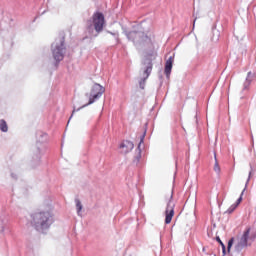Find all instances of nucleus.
<instances>
[{
	"label": "nucleus",
	"instance_id": "nucleus-1",
	"mask_svg": "<svg viewBox=\"0 0 256 256\" xmlns=\"http://www.w3.org/2000/svg\"><path fill=\"white\" fill-rule=\"evenodd\" d=\"M31 225L36 231H43V229H49L53 225V214L49 211H40L31 215Z\"/></svg>",
	"mask_w": 256,
	"mask_h": 256
},
{
	"label": "nucleus",
	"instance_id": "nucleus-2",
	"mask_svg": "<svg viewBox=\"0 0 256 256\" xmlns=\"http://www.w3.org/2000/svg\"><path fill=\"white\" fill-rule=\"evenodd\" d=\"M255 241V235L251 234V227L245 228L242 235L237 237V242L235 244V251L240 253L242 249H247L251 242Z\"/></svg>",
	"mask_w": 256,
	"mask_h": 256
},
{
	"label": "nucleus",
	"instance_id": "nucleus-3",
	"mask_svg": "<svg viewBox=\"0 0 256 256\" xmlns=\"http://www.w3.org/2000/svg\"><path fill=\"white\" fill-rule=\"evenodd\" d=\"M65 51H67V48L65 47V37L56 40L55 43L52 44V55L57 63L63 61L65 58Z\"/></svg>",
	"mask_w": 256,
	"mask_h": 256
},
{
	"label": "nucleus",
	"instance_id": "nucleus-4",
	"mask_svg": "<svg viewBox=\"0 0 256 256\" xmlns=\"http://www.w3.org/2000/svg\"><path fill=\"white\" fill-rule=\"evenodd\" d=\"M105 93V87L101 86V84H94L91 92L89 94V102L83 107H87L88 105H93L101 95Z\"/></svg>",
	"mask_w": 256,
	"mask_h": 256
},
{
	"label": "nucleus",
	"instance_id": "nucleus-5",
	"mask_svg": "<svg viewBox=\"0 0 256 256\" xmlns=\"http://www.w3.org/2000/svg\"><path fill=\"white\" fill-rule=\"evenodd\" d=\"M165 215V223L166 225H169V223H171V221L173 220V216L175 215V202H173V192H170Z\"/></svg>",
	"mask_w": 256,
	"mask_h": 256
},
{
	"label": "nucleus",
	"instance_id": "nucleus-6",
	"mask_svg": "<svg viewBox=\"0 0 256 256\" xmlns=\"http://www.w3.org/2000/svg\"><path fill=\"white\" fill-rule=\"evenodd\" d=\"M94 29L97 33H101L103 31V27H105V16L101 12H96L92 16Z\"/></svg>",
	"mask_w": 256,
	"mask_h": 256
},
{
	"label": "nucleus",
	"instance_id": "nucleus-7",
	"mask_svg": "<svg viewBox=\"0 0 256 256\" xmlns=\"http://www.w3.org/2000/svg\"><path fill=\"white\" fill-rule=\"evenodd\" d=\"M131 35H135V37H139L140 45H153V40L151 39V35H147L145 33H131Z\"/></svg>",
	"mask_w": 256,
	"mask_h": 256
},
{
	"label": "nucleus",
	"instance_id": "nucleus-8",
	"mask_svg": "<svg viewBox=\"0 0 256 256\" xmlns=\"http://www.w3.org/2000/svg\"><path fill=\"white\" fill-rule=\"evenodd\" d=\"M134 147L135 145L133 144V142L129 140H124L120 145L121 153L127 155V153H130V151H133Z\"/></svg>",
	"mask_w": 256,
	"mask_h": 256
},
{
	"label": "nucleus",
	"instance_id": "nucleus-9",
	"mask_svg": "<svg viewBox=\"0 0 256 256\" xmlns=\"http://www.w3.org/2000/svg\"><path fill=\"white\" fill-rule=\"evenodd\" d=\"M175 62V55L170 56L165 63L164 73L166 77L171 76V70L173 69V63Z\"/></svg>",
	"mask_w": 256,
	"mask_h": 256
},
{
	"label": "nucleus",
	"instance_id": "nucleus-10",
	"mask_svg": "<svg viewBox=\"0 0 256 256\" xmlns=\"http://www.w3.org/2000/svg\"><path fill=\"white\" fill-rule=\"evenodd\" d=\"M151 71H153V64L150 63V66L146 68L144 71V78L140 81V88L145 89V82L149 79V75H151Z\"/></svg>",
	"mask_w": 256,
	"mask_h": 256
},
{
	"label": "nucleus",
	"instance_id": "nucleus-11",
	"mask_svg": "<svg viewBox=\"0 0 256 256\" xmlns=\"http://www.w3.org/2000/svg\"><path fill=\"white\" fill-rule=\"evenodd\" d=\"M243 193H245V189L242 191L241 196L238 198L236 204H233L228 210L227 213H233V211L235 209H237V207H239V205L241 204V202L243 201Z\"/></svg>",
	"mask_w": 256,
	"mask_h": 256
},
{
	"label": "nucleus",
	"instance_id": "nucleus-12",
	"mask_svg": "<svg viewBox=\"0 0 256 256\" xmlns=\"http://www.w3.org/2000/svg\"><path fill=\"white\" fill-rule=\"evenodd\" d=\"M0 130L3 131V133H7V131H9V127L7 126V122L4 119L0 120Z\"/></svg>",
	"mask_w": 256,
	"mask_h": 256
},
{
	"label": "nucleus",
	"instance_id": "nucleus-13",
	"mask_svg": "<svg viewBox=\"0 0 256 256\" xmlns=\"http://www.w3.org/2000/svg\"><path fill=\"white\" fill-rule=\"evenodd\" d=\"M256 79L255 72H248L246 81L247 83H253V80Z\"/></svg>",
	"mask_w": 256,
	"mask_h": 256
},
{
	"label": "nucleus",
	"instance_id": "nucleus-14",
	"mask_svg": "<svg viewBox=\"0 0 256 256\" xmlns=\"http://www.w3.org/2000/svg\"><path fill=\"white\" fill-rule=\"evenodd\" d=\"M214 171L219 175L221 173V167L219 166V162L216 160L214 164Z\"/></svg>",
	"mask_w": 256,
	"mask_h": 256
},
{
	"label": "nucleus",
	"instance_id": "nucleus-15",
	"mask_svg": "<svg viewBox=\"0 0 256 256\" xmlns=\"http://www.w3.org/2000/svg\"><path fill=\"white\" fill-rule=\"evenodd\" d=\"M234 241H235V238H231V239L228 241V247H227L228 253L231 252V248L233 247Z\"/></svg>",
	"mask_w": 256,
	"mask_h": 256
},
{
	"label": "nucleus",
	"instance_id": "nucleus-16",
	"mask_svg": "<svg viewBox=\"0 0 256 256\" xmlns=\"http://www.w3.org/2000/svg\"><path fill=\"white\" fill-rule=\"evenodd\" d=\"M76 209H77L78 213H81V209H83V205H81L80 200H76Z\"/></svg>",
	"mask_w": 256,
	"mask_h": 256
},
{
	"label": "nucleus",
	"instance_id": "nucleus-17",
	"mask_svg": "<svg viewBox=\"0 0 256 256\" xmlns=\"http://www.w3.org/2000/svg\"><path fill=\"white\" fill-rule=\"evenodd\" d=\"M216 241L219 242V244L221 245L222 249H225V244L223 243V241H221V238L216 237Z\"/></svg>",
	"mask_w": 256,
	"mask_h": 256
},
{
	"label": "nucleus",
	"instance_id": "nucleus-18",
	"mask_svg": "<svg viewBox=\"0 0 256 256\" xmlns=\"http://www.w3.org/2000/svg\"><path fill=\"white\" fill-rule=\"evenodd\" d=\"M222 253H223V255H226V248H225V246H224V249H222Z\"/></svg>",
	"mask_w": 256,
	"mask_h": 256
}]
</instances>
